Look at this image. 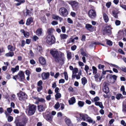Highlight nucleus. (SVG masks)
<instances>
[{"label": "nucleus", "instance_id": "nucleus-1", "mask_svg": "<svg viewBox=\"0 0 126 126\" xmlns=\"http://www.w3.org/2000/svg\"><path fill=\"white\" fill-rule=\"evenodd\" d=\"M50 53L54 58L56 62L61 65L64 63V58L63 57L64 55L63 53L58 51L55 49L51 50Z\"/></svg>", "mask_w": 126, "mask_h": 126}, {"label": "nucleus", "instance_id": "nucleus-2", "mask_svg": "<svg viewBox=\"0 0 126 126\" xmlns=\"http://www.w3.org/2000/svg\"><path fill=\"white\" fill-rule=\"evenodd\" d=\"M36 109V106L34 105H30L28 107L27 110L29 115H32L35 112Z\"/></svg>", "mask_w": 126, "mask_h": 126}, {"label": "nucleus", "instance_id": "nucleus-3", "mask_svg": "<svg viewBox=\"0 0 126 126\" xmlns=\"http://www.w3.org/2000/svg\"><path fill=\"white\" fill-rule=\"evenodd\" d=\"M55 38L54 36L51 34H49L46 38V42L49 45H51L55 42Z\"/></svg>", "mask_w": 126, "mask_h": 126}, {"label": "nucleus", "instance_id": "nucleus-4", "mask_svg": "<svg viewBox=\"0 0 126 126\" xmlns=\"http://www.w3.org/2000/svg\"><path fill=\"white\" fill-rule=\"evenodd\" d=\"M68 3L71 5L73 10L76 11L77 10L78 8V3L77 2L71 0L69 1Z\"/></svg>", "mask_w": 126, "mask_h": 126}, {"label": "nucleus", "instance_id": "nucleus-5", "mask_svg": "<svg viewBox=\"0 0 126 126\" xmlns=\"http://www.w3.org/2000/svg\"><path fill=\"white\" fill-rule=\"evenodd\" d=\"M59 12L60 14L62 16H66L68 14L67 10L63 7L60 8L59 9Z\"/></svg>", "mask_w": 126, "mask_h": 126}, {"label": "nucleus", "instance_id": "nucleus-6", "mask_svg": "<svg viewBox=\"0 0 126 126\" xmlns=\"http://www.w3.org/2000/svg\"><path fill=\"white\" fill-rule=\"evenodd\" d=\"M17 95L20 101L25 100L27 98V95L24 93L22 91H20L19 93H18Z\"/></svg>", "mask_w": 126, "mask_h": 126}, {"label": "nucleus", "instance_id": "nucleus-7", "mask_svg": "<svg viewBox=\"0 0 126 126\" xmlns=\"http://www.w3.org/2000/svg\"><path fill=\"white\" fill-rule=\"evenodd\" d=\"M88 15L89 17L91 18L94 19L96 16L95 11L93 9L90 10L88 12Z\"/></svg>", "mask_w": 126, "mask_h": 126}, {"label": "nucleus", "instance_id": "nucleus-8", "mask_svg": "<svg viewBox=\"0 0 126 126\" xmlns=\"http://www.w3.org/2000/svg\"><path fill=\"white\" fill-rule=\"evenodd\" d=\"M27 121V119H23L22 122H18L17 120H16L15 123L16 126H25Z\"/></svg>", "mask_w": 126, "mask_h": 126}, {"label": "nucleus", "instance_id": "nucleus-9", "mask_svg": "<svg viewBox=\"0 0 126 126\" xmlns=\"http://www.w3.org/2000/svg\"><path fill=\"white\" fill-rule=\"evenodd\" d=\"M24 73L23 71H19L18 74L17 75H18V79L21 81L23 80L25 78Z\"/></svg>", "mask_w": 126, "mask_h": 126}, {"label": "nucleus", "instance_id": "nucleus-10", "mask_svg": "<svg viewBox=\"0 0 126 126\" xmlns=\"http://www.w3.org/2000/svg\"><path fill=\"white\" fill-rule=\"evenodd\" d=\"M50 73L49 72H47L46 73L43 72L41 74V77L43 80H46L48 78L49 76Z\"/></svg>", "mask_w": 126, "mask_h": 126}, {"label": "nucleus", "instance_id": "nucleus-11", "mask_svg": "<svg viewBox=\"0 0 126 126\" xmlns=\"http://www.w3.org/2000/svg\"><path fill=\"white\" fill-rule=\"evenodd\" d=\"M46 108V106L45 104H41L38 106V110L40 112L43 111Z\"/></svg>", "mask_w": 126, "mask_h": 126}, {"label": "nucleus", "instance_id": "nucleus-12", "mask_svg": "<svg viewBox=\"0 0 126 126\" xmlns=\"http://www.w3.org/2000/svg\"><path fill=\"white\" fill-rule=\"evenodd\" d=\"M79 115L80 117L84 121H85L89 118V116L87 114H80Z\"/></svg>", "mask_w": 126, "mask_h": 126}, {"label": "nucleus", "instance_id": "nucleus-13", "mask_svg": "<svg viewBox=\"0 0 126 126\" xmlns=\"http://www.w3.org/2000/svg\"><path fill=\"white\" fill-rule=\"evenodd\" d=\"M39 61L40 63L42 65H45L46 63V61L45 59L41 57L39 58Z\"/></svg>", "mask_w": 126, "mask_h": 126}, {"label": "nucleus", "instance_id": "nucleus-14", "mask_svg": "<svg viewBox=\"0 0 126 126\" xmlns=\"http://www.w3.org/2000/svg\"><path fill=\"white\" fill-rule=\"evenodd\" d=\"M53 117L50 114H47L45 116V119L48 121L49 122L52 121Z\"/></svg>", "mask_w": 126, "mask_h": 126}, {"label": "nucleus", "instance_id": "nucleus-15", "mask_svg": "<svg viewBox=\"0 0 126 126\" xmlns=\"http://www.w3.org/2000/svg\"><path fill=\"white\" fill-rule=\"evenodd\" d=\"M111 29V28L110 26H106L105 30H104V32L103 33V34L105 35L107 33H110V32Z\"/></svg>", "mask_w": 126, "mask_h": 126}, {"label": "nucleus", "instance_id": "nucleus-16", "mask_svg": "<svg viewBox=\"0 0 126 126\" xmlns=\"http://www.w3.org/2000/svg\"><path fill=\"white\" fill-rule=\"evenodd\" d=\"M85 27L87 30L90 31H92L94 28L91 25L89 24H86Z\"/></svg>", "mask_w": 126, "mask_h": 126}, {"label": "nucleus", "instance_id": "nucleus-17", "mask_svg": "<svg viewBox=\"0 0 126 126\" xmlns=\"http://www.w3.org/2000/svg\"><path fill=\"white\" fill-rule=\"evenodd\" d=\"M65 121L67 124L68 126H72V124L70 120L68 118H66L65 119Z\"/></svg>", "mask_w": 126, "mask_h": 126}, {"label": "nucleus", "instance_id": "nucleus-18", "mask_svg": "<svg viewBox=\"0 0 126 126\" xmlns=\"http://www.w3.org/2000/svg\"><path fill=\"white\" fill-rule=\"evenodd\" d=\"M68 102L70 105H73L76 102V99L75 98L73 97L71 98L69 100Z\"/></svg>", "mask_w": 126, "mask_h": 126}, {"label": "nucleus", "instance_id": "nucleus-19", "mask_svg": "<svg viewBox=\"0 0 126 126\" xmlns=\"http://www.w3.org/2000/svg\"><path fill=\"white\" fill-rule=\"evenodd\" d=\"M95 104L96 106H99L101 109H103L104 108V107L101 102H95Z\"/></svg>", "mask_w": 126, "mask_h": 126}, {"label": "nucleus", "instance_id": "nucleus-20", "mask_svg": "<svg viewBox=\"0 0 126 126\" xmlns=\"http://www.w3.org/2000/svg\"><path fill=\"white\" fill-rule=\"evenodd\" d=\"M7 48L9 50L12 52L15 50V47L11 45H9L7 46Z\"/></svg>", "mask_w": 126, "mask_h": 126}, {"label": "nucleus", "instance_id": "nucleus-21", "mask_svg": "<svg viewBox=\"0 0 126 126\" xmlns=\"http://www.w3.org/2000/svg\"><path fill=\"white\" fill-rule=\"evenodd\" d=\"M33 21V19L32 17L28 18L26 21V24L27 25H29Z\"/></svg>", "mask_w": 126, "mask_h": 126}, {"label": "nucleus", "instance_id": "nucleus-22", "mask_svg": "<svg viewBox=\"0 0 126 126\" xmlns=\"http://www.w3.org/2000/svg\"><path fill=\"white\" fill-rule=\"evenodd\" d=\"M42 33V29L40 28L38 29L36 32V34L38 36L41 35Z\"/></svg>", "mask_w": 126, "mask_h": 126}, {"label": "nucleus", "instance_id": "nucleus-23", "mask_svg": "<svg viewBox=\"0 0 126 126\" xmlns=\"http://www.w3.org/2000/svg\"><path fill=\"white\" fill-rule=\"evenodd\" d=\"M32 9L31 10L27 9L26 16H27L28 15L31 16V15H32L33 14V13L32 12Z\"/></svg>", "mask_w": 126, "mask_h": 126}, {"label": "nucleus", "instance_id": "nucleus-24", "mask_svg": "<svg viewBox=\"0 0 126 126\" xmlns=\"http://www.w3.org/2000/svg\"><path fill=\"white\" fill-rule=\"evenodd\" d=\"M112 14L113 15L114 17L116 18H117L118 17L117 14L118 12L117 10H114L112 11Z\"/></svg>", "mask_w": 126, "mask_h": 126}, {"label": "nucleus", "instance_id": "nucleus-25", "mask_svg": "<svg viewBox=\"0 0 126 126\" xmlns=\"http://www.w3.org/2000/svg\"><path fill=\"white\" fill-rule=\"evenodd\" d=\"M68 35L65 34H60V37L61 39H66Z\"/></svg>", "mask_w": 126, "mask_h": 126}, {"label": "nucleus", "instance_id": "nucleus-26", "mask_svg": "<svg viewBox=\"0 0 126 126\" xmlns=\"http://www.w3.org/2000/svg\"><path fill=\"white\" fill-rule=\"evenodd\" d=\"M19 70V66L18 65L16 66L15 68H12L11 69V70L13 73L16 72V71H18Z\"/></svg>", "mask_w": 126, "mask_h": 126}, {"label": "nucleus", "instance_id": "nucleus-27", "mask_svg": "<svg viewBox=\"0 0 126 126\" xmlns=\"http://www.w3.org/2000/svg\"><path fill=\"white\" fill-rule=\"evenodd\" d=\"M104 19L105 22L106 23L109 20L108 17L107 15L105 13H104L103 15Z\"/></svg>", "mask_w": 126, "mask_h": 126}, {"label": "nucleus", "instance_id": "nucleus-28", "mask_svg": "<svg viewBox=\"0 0 126 126\" xmlns=\"http://www.w3.org/2000/svg\"><path fill=\"white\" fill-rule=\"evenodd\" d=\"M35 99L38 102H41L42 103H44L45 102V99L42 98H39L38 97H36L35 98Z\"/></svg>", "mask_w": 126, "mask_h": 126}, {"label": "nucleus", "instance_id": "nucleus-29", "mask_svg": "<svg viewBox=\"0 0 126 126\" xmlns=\"http://www.w3.org/2000/svg\"><path fill=\"white\" fill-rule=\"evenodd\" d=\"M25 2V0H19L18 2L16 4V5L18 6L20 5L22 3H23Z\"/></svg>", "mask_w": 126, "mask_h": 126}, {"label": "nucleus", "instance_id": "nucleus-30", "mask_svg": "<svg viewBox=\"0 0 126 126\" xmlns=\"http://www.w3.org/2000/svg\"><path fill=\"white\" fill-rule=\"evenodd\" d=\"M81 81L82 84L83 85H85L87 83V80L85 77H83L81 79Z\"/></svg>", "mask_w": 126, "mask_h": 126}, {"label": "nucleus", "instance_id": "nucleus-31", "mask_svg": "<svg viewBox=\"0 0 126 126\" xmlns=\"http://www.w3.org/2000/svg\"><path fill=\"white\" fill-rule=\"evenodd\" d=\"M103 91L106 94H107L109 92V88L106 86H105L103 89Z\"/></svg>", "mask_w": 126, "mask_h": 126}, {"label": "nucleus", "instance_id": "nucleus-32", "mask_svg": "<svg viewBox=\"0 0 126 126\" xmlns=\"http://www.w3.org/2000/svg\"><path fill=\"white\" fill-rule=\"evenodd\" d=\"M55 99L56 100H57L59 98H60L61 97V94L60 93H57L55 95Z\"/></svg>", "mask_w": 126, "mask_h": 126}, {"label": "nucleus", "instance_id": "nucleus-33", "mask_svg": "<svg viewBox=\"0 0 126 126\" xmlns=\"http://www.w3.org/2000/svg\"><path fill=\"white\" fill-rule=\"evenodd\" d=\"M14 53L13 52H9L8 53H6L5 55L7 57H12L14 56Z\"/></svg>", "mask_w": 126, "mask_h": 126}, {"label": "nucleus", "instance_id": "nucleus-34", "mask_svg": "<svg viewBox=\"0 0 126 126\" xmlns=\"http://www.w3.org/2000/svg\"><path fill=\"white\" fill-rule=\"evenodd\" d=\"M121 97V98H123V96L121 94H118L116 95V98L118 100Z\"/></svg>", "mask_w": 126, "mask_h": 126}, {"label": "nucleus", "instance_id": "nucleus-35", "mask_svg": "<svg viewBox=\"0 0 126 126\" xmlns=\"http://www.w3.org/2000/svg\"><path fill=\"white\" fill-rule=\"evenodd\" d=\"M67 57L68 59H70L71 58V53L68 51H67Z\"/></svg>", "mask_w": 126, "mask_h": 126}, {"label": "nucleus", "instance_id": "nucleus-36", "mask_svg": "<svg viewBox=\"0 0 126 126\" xmlns=\"http://www.w3.org/2000/svg\"><path fill=\"white\" fill-rule=\"evenodd\" d=\"M81 54L83 56H85L86 57L88 56V54H87L85 52H84L83 51V49L81 48Z\"/></svg>", "mask_w": 126, "mask_h": 126}, {"label": "nucleus", "instance_id": "nucleus-37", "mask_svg": "<svg viewBox=\"0 0 126 126\" xmlns=\"http://www.w3.org/2000/svg\"><path fill=\"white\" fill-rule=\"evenodd\" d=\"M89 118H88L87 120H86V121L88 122L89 123H93V120L92 119V118L90 117H89ZM94 123H95L94 121Z\"/></svg>", "mask_w": 126, "mask_h": 126}, {"label": "nucleus", "instance_id": "nucleus-38", "mask_svg": "<svg viewBox=\"0 0 126 126\" xmlns=\"http://www.w3.org/2000/svg\"><path fill=\"white\" fill-rule=\"evenodd\" d=\"M84 104V103L83 102L79 101L78 102V105L79 107H83Z\"/></svg>", "mask_w": 126, "mask_h": 126}, {"label": "nucleus", "instance_id": "nucleus-39", "mask_svg": "<svg viewBox=\"0 0 126 126\" xmlns=\"http://www.w3.org/2000/svg\"><path fill=\"white\" fill-rule=\"evenodd\" d=\"M81 71H80L78 74H77L76 75V78L77 79H79L80 78V76L81 75Z\"/></svg>", "mask_w": 126, "mask_h": 126}, {"label": "nucleus", "instance_id": "nucleus-40", "mask_svg": "<svg viewBox=\"0 0 126 126\" xmlns=\"http://www.w3.org/2000/svg\"><path fill=\"white\" fill-rule=\"evenodd\" d=\"M60 107V104L58 102H57L54 106V108L56 109H58Z\"/></svg>", "mask_w": 126, "mask_h": 126}, {"label": "nucleus", "instance_id": "nucleus-41", "mask_svg": "<svg viewBox=\"0 0 126 126\" xmlns=\"http://www.w3.org/2000/svg\"><path fill=\"white\" fill-rule=\"evenodd\" d=\"M52 18L54 19H56L57 20H58L60 18H61V17H60L59 16H56L55 15H53L52 16Z\"/></svg>", "mask_w": 126, "mask_h": 126}, {"label": "nucleus", "instance_id": "nucleus-42", "mask_svg": "<svg viewBox=\"0 0 126 126\" xmlns=\"http://www.w3.org/2000/svg\"><path fill=\"white\" fill-rule=\"evenodd\" d=\"M92 68L93 69V73L94 74H96L97 72V69L94 66H93L92 67Z\"/></svg>", "mask_w": 126, "mask_h": 126}, {"label": "nucleus", "instance_id": "nucleus-43", "mask_svg": "<svg viewBox=\"0 0 126 126\" xmlns=\"http://www.w3.org/2000/svg\"><path fill=\"white\" fill-rule=\"evenodd\" d=\"M78 69L77 68H75L73 71V73L74 74H76L78 72Z\"/></svg>", "mask_w": 126, "mask_h": 126}, {"label": "nucleus", "instance_id": "nucleus-44", "mask_svg": "<svg viewBox=\"0 0 126 126\" xmlns=\"http://www.w3.org/2000/svg\"><path fill=\"white\" fill-rule=\"evenodd\" d=\"M13 119V117L11 116H9L8 117L7 120L9 122H11L12 121Z\"/></svg>", "mask_w": 126, "mask_h": 126}, {"label": "nucleus", "instance_id": "nucleus-45", "mask_svg": "<svg viewBox=\"0 0 126 126\" xmlns=\"http://www.w3.org/2000/svg\"><path fill=\"white\" fill-rule=\"evenodd\" d=\"M65 79L66 80H67L68 79V77L67 75V74L66 72H64V73Z\"/></svg>", "mask_w": 126, "mask_h": 126}, {"label": "nucleus", "instance_id": "nucleus-46", "mask_svg": "<svg viewBox=\"0 0 126 126\" xmlns=\"http://www.w3.org/2000/svg\"><path fill=\"white\" fill-rule=\"evenodd\" d=\"M115 23L116 26H119L121 22L119 20H116L115 21Z\"/></svg>", "mask_w": 126, "mask_h": 126}, {"label": "nucleus", "instance_id": "nucleus-47", "mask_svg": "<svg viewBox=\"0 0 126 126\" xmlns=\"http://www.w3.org/2000/svg\"><path fill=\"white\" fill-rule=\"evenodd\" d=\"M41 19L43 23H45L46 22V19L44 16L42 17L41 18Z\"/></svg>", "mask_w": 126, "mask_h": 126}, {"label": "nucleus", "instance_id": "nucleus-48", "mask_svg": "<svg viewBox=\"0 0 126 126\" xmlns=\"http://www.w3.org/2000/svg\"><path fill=\"white\" fill-rule=\"evenodd\" d=\"M24 36L26 37H28L29 35V33L27 32H25L24 34Z\"/></svg>", "mask_w": 126, "mask_h": 126}, {"label": "nucleus", "instance_id": "nucleus-49", "mask_svg": "<svg viewBox=\"0 0 126 126\" xmlns=\"http://www.w3.org/2000/svg\"><path fill=\"white\" fill-rule=\"evenodd\" d=\"M111 4V3L110 2H109L106 3V6L108 8H109Z\"/></svg>", "mask_w": 126, "mask_h": 126}, {"label": "nucleus", "instance_id": "nucleus-50", "mask_svg": "<svg viewBox=\"0 0 126 126\" xmlns=\"http://www.w3.org/2000/svg\"><path fill=\"white\" fill-rule=\"evenodd\" d=\"M52 30L53 29L51 28H49L48 29L47 32L49 34H50L52 32Z\"/></svg>", "mask_w": 126, "mask_h": 126}, {"label": "nucleus", "instance_id": "nucleus-51", "mask_svg": "<svg viewBox=\"0 0 126 126\" xmlns=\"http://www.w3.org/2000/svg\"><path fill=\"white\" fill-rule=\"evenodd\" d=\"M7 111L9 113H11L12 111V109L11 108H8L7 109Z\"/></svg>", "mask_w": 126, "mask_h": 126}, {"label": "nucleus", "instance_id": "nucleus-52", "mask_svg": "<svg viewBox=\"0 0 126 126\" xmlns=\"http://www.w3.org/2000/svg\"><path fill=\"white\" fill-rule=\"evenodd\" d=\"M107 44L109 46H111L112 45V42L110 40H108L107 42Z\"/></svg>", "mask_w": 126, "mask_h": 126}, {"label": "nucleus", "instance_id": "nucleus-53", "mask_svg": "<svg viewBox=\"0 0 126 126\" xmlns=\"http://www.w3.org/2000/svg\"><path fill=\"white\" fill-rule=\"evenodd\" d=\"M37 49L39 51L41 52L42 50V47L40 46H38L37 47Z\"/></svg>", "mask_w": 126, "mask_h": 126}, {"label": "nucleus", "instance_id": "nucleus-54", "mask_svg": "<svg viewBox=\"0 0 126 126\" xmlns=\"http://www.w3.org/2000/svg\"><path fill=\"white\" fill-rule=\"evenodd\" d=\"M42 80H40L38 82L37 84L38 86H42Z\"/></svg>", "mask_w": 126, "mask_h": 126}, {"label": "nucleus", "instance_id": "nucleus-55", "mask_svg": "<svg viewBox=\"0 0 126 126\" xmlns=\"http://www.w3.org/2000/svg\"><path fill=\"white\" fill-rule=\"evenodd\" d=\"M121 124L123 125L124 126H126V123L123 120H122L121 121Z\"/></svg>", "mask_w": 126, "mask_h": 126}, {"label": "nucleus", "instance_id": "nucleus-56", "mask_svg": "<svg viewBox=\"0 0 126 126\" xmlns=\"http://www.w3.org/2000/svg\"><path fill=\"white\" fill-rule=\"evenodd\" d=\"M118 52L121 54L124 55L125 53L121 49H119L118 50Z\"/></svg>", "mask_w": 126, "mask_h": 126}, {"label": "nucleus", "instance_id": "nucleus-57", "mask_svg": "<svg viewBox=\"0 0 126 126\" xmlns=\"http://www.w3.org/2000/svg\"><path fill=\"white\" fill-rule=\"evenodd\" d=\"M95 79V80L96 81H98V74H97L96 75H95L94 76Z\"/></svg>", "mask_w": 126, "mask_h": 126}, {"label": "nucleus", "instance_id": "nucleus-58", "mask_svg": "<svg viewBox=\"0 0 126 126\" xmlns=\"http://www.w3.org/2000/svg\"><path fill=\"white\" fill-rule=\"evenodd\" d=\"M98 67L99 69H101L104 68V66L103 65H102L101 64H99L98 65Z\"/></svg>", "mask_w": 126, "mask_h": 126}, {"label": "nucleus", "instance_id": "nucleus-59", "mask_svg": "<svg viewBox=\"0 0 126 126\" xmlns=\"http://www.w3.org/2000/svg\"><path fill=\"white\" fill-rule=\"evenodd\" d=\"M65 82V80L64 79H61L59 80V83H64Z\"/></svg>", "mask_w": 126, "mask_h": 126}, {"label": "nucleus", "instance_id": "nucleus-60", "mask_svg": "<svg viewBox=\"0 0 126 126\" xmlns=\"http://www.w3.org/2000/svg\"><path fill=\"white\" fill-rule=\"evenodd\" d=\"M61 29L63 32L65 33V27L63 26L61 27Z\"/></svg>", "mask_w": 126, "mask_h": 126}, {"label": "nucleus", "instance_id": "nucleus-61", "mask_svg": "<svg viewBox=\"0 0 126 126\" xmlns=\"http://www.w3.org/2000/svg\"><path fill=\"white\" fill-rule=\"evenodd\" d=\"M77 48V47L76 45H74L71 47V49L72 50H75Z\"/></svg>", "mask_w": 126, "mask_h": 126}, {"label": "nucleus", "instance_id": "nucleus-62", "mask_svg": "<svg viewBox=\"0 0 126 126\" xmlns=\"http://www.w3.org/2000/svg\"><path fill=\"white\" fill-rule=\"evenodd\" d=\"M111 78H112L113 79L115 80H116V79L117 76H116L115 75H111Z\"/></svg>", "mask_w": 126, "mask_h": 126}, {"label": "nucleus", "instance_id": "nucleus-63", "mask_svg": "<svg viewBox=\"0 0 126 126\" xmlns=\"http://www.w3.org/2000/svg\"><path fill=\"white\" fill-rule=\"evenodd\" d=\"M120 69L124 72H126V67H122L120 68Z\"/></svg>", "mask_w": 126, "mask_h": 126}, {"label": "nucleus", "instance_id": "nucleus-64", "mask_svg": "<svg viewBox=\"0 0 126 126\" xmlns=\"http://www.w3.org/2000/svg\"><path fill=\"white\" fill-rule=\"evenodd\" d=\"M123 111H126V105H123Z\"/></svg>", "mask_w": 126, "mask_h": 126}]
</instances>
